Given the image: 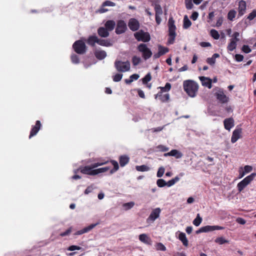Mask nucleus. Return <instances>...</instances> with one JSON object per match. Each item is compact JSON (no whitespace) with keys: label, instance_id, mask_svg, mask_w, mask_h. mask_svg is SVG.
Returning <instances> with one entry per match:
<instances>
[{"label":"nucleus","instance_id":"7","mask_svg":"<svg viewBox=\"0 0 256 256\" xmlns=\"http://www.w3.org/2000/svg\"><path fill=\"white\" fill-rule=\"evenodd\" d=\"M224 229V228L221 226H206L200 228L198 231H196V233L198 234L200 232H209L214 231L215 230H222Z\"/></svg>","mask_w":256,"mask_h":256},{"label":"nucleus","instance_id":"51","mask_svg":"<svg viewBox=\"0 0 256 256\" xmlns=\"http://www.w3.org/2000/svg\"><path fill=\"white\" fill-rule=\"evenodd\" d=\"M156 249L158 250L166 251V246L161 242L157 243L156 244Z\"/></svg>","mask_w":256,"mask_h":256},{"label":"nucleus","instance_id":"50","mask_svg":"<svg viewBox=\"0 0 256 256\" xmlns=\"http://www.w3.org/2000/svg\"><path fill=\"white\" fill-rule=\"evenodd\" d=\"M165 172V169L163 166L160 167L156 174V176L158 178H161L164 175Z\"/></svg>","mask_w":256,"mask_h":256},{"label":"nucleus","instance_id":"54","mask_svg":"<svg viewBox=\"0 0 256 256\" xmlns=\"http://www.w3.org/2000/svg\"><path fill=\"white\" fill-rule=\"evenodd\" d=\"M256 17V10H254L248 16V19L250 20H252Z\"/></svg>","mask_w":256,"mask_h":256},{"label":"nucleus","instance_id":"53","mask_svg":"<svg viewBox=\"0 0 256 256\" xmlns=\"http://www.w3.org/2000/svg\"><path fill=\"white\" fill-rule=\"evenodd\" d=\"M122 77V74H116V75L113 76V80L115 82H120Z\"/></svg>","mask_w":256,"mask_h":256},{"label":"nucleus","instance_id":"27","mask_svg":"<svg viewBox=\"0 0 256 256\" xmlns=\"http://www.w3.org/2000/svg\"><path fill=\"white\" fill-rule=\"evenodd\" d=\"M178 239L182 242L184 246H188V241L186 237V234L184 232H180L178 234Z\"/></svg>","mask_w":256,"mask_h":256},{"label":"nucleus","instance_id":"21","mask_svg":"<svg viewBox=\"0 0 256 256\" xmlns=\"http://www.w3.org/2000/svg\"><path fill=\"white\" fill-rule=\"evenodd\" d=\"M98 34L102 38H107L109 36V31L105 27H100L98 29Z\"/></svg>","mask_w":256,"mask_h":256},{"label":"nucleus","instance_id":"37","mask_svg":"<svg viewBox=\"0 0 256 256\" xmlns=\"http://www.w3.org/2000/svg\"><path fill=\"white\" fill-rule=\"evenodd\" d=\"M136 169L138 172H146L150 170V168L146 165L137 166Z\"/></svg>","mask_w":256,"mask_h":256},{"label":"nucleus","instance_id":"36","mask_svg":"<svg viewBox=\"0 0 256 256\" xmlns=\"http://www.w3.org/2000/svg\"><path fill=\"white\" fill-rule=\"evenodd\" d=\"M236 12L234 10H230L228 14V19L232 21L235 18Z\"/></svg>","mask_w":256,"mask_h":256},{"label":"nucleus","instance_id":"58","mask_svg":"<svg viewBox=\"0 0 256 256\" xmlns=\"http://www.w3.org/2000/svg\"><path fill=\"white\" fill-rule=\"evenodd\" d=\"M81 248H82L79 246L72 245L68 248V250L70 251H74V250H80Z\"/></svg>","mask_w":256,"mask_h":256},{"label":"nucleus","instance_id":"15","mask_svg":"<svg viewBox=\"0 0 256 256\" xmlns=\"http://www.w3.org/2000/svg\"><path fill=\"white\" fill-rule=\"evenodd\" d=\"M246 2L244 0H241L238 2V16H243L246 11Z\"/></svg>","mask_w":256,"mask_h":256},{"label":"nucleus","instance_id":"42","mask_svg":"<svg viewBox=\"0 0 256 256\" xmlns=\"http://www.w3.org/2000/svg\"><path fill=\"white\" fill-rule=\"evenodd\" d=\"M210 34L215 40H218L220 38V34L216 30L212 29L210 32Z\"/></svg>","mask_w":256,"mask_h":256},{"label":"nucleus","instance_id":"56","mask_svg":"<svg viewBox=\"0 0 256 256\" xmlns=\"http://www.w3.org/2000/svg\"><path fill=\"white\" fill-rule=\"evenodd\" d=\"M72 228L71 227L68 228L65 232H61L60 234V236L63 237V236H65L69 235L70 234V232H72Z\"/></svg>","mask_w":256,"mask_h":256},{"label":"nucleus","instance_id":"48","mask_svg":"<svg viewBox=\"0 0 256 256\" xmlns=\"http://www.w3.org/2000/svg\"><path fill=\"white\" fill-rule=\"evenodd\" d=\"M156 184L160 188L166 186V182L163 179H158L156 181Z\"/></svg>","mask_w":256,"mask_h":256},{"label":"nucleus","instance_id":"46","mask_svg":"<svg viewBox=\"0 0 256 256\" xmlns=\"http://www.w3.org/2000/svg\"><path fill=\"white\" fill-rule=\"evenodd\" d=\"M156 15L160 16L162 14V8L160 4H156L154 7Z\"/></svg>","mask_w":256,"mask_h":256},{"label":"nucleus","instance_id":"1","mask_svg":"<svg viewBox=\"0 0 256 256\" xmlns=\"http://www.w3.org/2000/svg\"><path fill=\"white\" fill-rule=\"evenodd\" d=\"M184 90L190 97L194 98L196 96L198 90V84L192 80H186L183 82Z\"/></svg>","mask_w":256,"mask_h":256},{"label":"nucleus","instance_id":"63","mask_svg":"<svg viewBox=\"0 0 256 256\" xmlns=\"http://www.w3.org/2000/svg\"><path fill=\"white\" fill-rule=\"evenodd\" d=\"M235 59L237 62H240L243 60L244 56L242 54H236L235 56Z\"/></svg>","mask_w":256,"mask_h":256},{"label":"nucleus","instance_id":"2","mask_svg":"<svg viewBox=\"0 0 256 256\" xmlns=\"http://www.w3.org/2000/svg\"><path fill=\"white\" fill-rule=\"evenodd\" d=\"M256 176V173L254 172L246 177L237 185L238 190L239 192H242Z\"/></svg>","mask_w":256,"mask_h":256},{"label":"nucleus","instance_id":"40","mask_svg":"<svg viewBox=\"0 0 256 256\" xmlns=\"http://www.w3.org/2000/svg\"><path fill=\"white\" fill-rule=\"evenodd\" d=\"M180 180V178L178 176H176L174 178L168 180L166 182V186L170 187L174 185L177 182Z\"/></svg>","mask_w":256,"mask_h":256},{"label":"nucleus","instance_id":"64","mask_svg":"<svg viewBox=\"0 0 256 256\" xmlns=\"http://www.w3.org/2000/svg\"><path fill=\"white\" fill-rule=\"evenodd\" d=\"M239 36H240L239 32H234L232 36V38L231 40H235L236 41L238 42L240 40V39L238 38Z\"/></svg>","mask_w":256,"mask_h":256},{"label":"nucleus","instance_id":"14","mask_svg":"<svg viewBox=\"0 0 256 256\" xmlns=\"http://www.w3.org/2000/svg\"><path fill=\"white\" fill-rule=\"evenodd\" d=\"M242 129L241 128H236L232 132L231 138V142L235 143L239 138L242 137Z\"/></svg>","mask_w":256,"mask_h":256},{"label":"nucleus","instance_id":"23","mask_svg":"<svg viewBox=\"0 0 256 256\" xmlns=\"http://www.w3.org/2000/svg\"><path fill=\"white\" fill-rule=\"evenodd\" d=\"M130 161V158L126 155H122L119 157V162L120 166H125Z\"/></svg>","mask_w":256,"mask_h":256},{"label":"nucleus","instance_id":"49","mask_svg":"<svg viewBox=\"0 0 256 256\" xmlns=\"http://www.w3.org/2000/svg\"><path fill=\"white\" fill-rule=\"evenodd\" d=\"M70 58H71V60L72 63L75 64H77L79 63V62H80L79 58L77 55H76L75 54H73L71 56Z\"/></svg>","mask_w":256,"mask_h":256},{"label":"nucleus","instance_id":"60","mask_svg":"<svg viewBox=\"0 0 256 256\" xmlns=\"http://www.w3.org/2000/svg\"><path fill=\"white\" fill-rule=\"evenodd\" d=\"M193 6H194V5H193L191 0H190L188 2L186 0V6L187 9L190 10L193 8Z\"/></svg>","mask_w":256,"mask_h":256},{"label":"nucleus","instance_id":"38","mask_svg":"<svg viewBox=\"0 0 256 256\" xmlns=\"http://www.w3.org/2000/svg\"><path fill=\"white\" fill-rule=\"evenodd\" d=\"M168 44H172L174 42L175 38L176 36V32H168Z\"/></svg>","mask_w":256,"mask_h":256},{"label":"nucleus","instance_id":"59","mask_svg":"<svg viewBox=\"0 0 256 256\" xmlns=\"http://www.w3.org/2000/svg\"><path fill=\"white\" fill-rule=\"evenodd\" d=\"M252 170V167L250 166H245L243 170L246 174L250 172Z\"/></svg>","mask_w":256,"mask_h":256},{"label":"nucleus","instance_id":"57","mask_svg":"<svg viewBox=\"0 0 256 256\" xmlns=\"http://www.w3.org/2000/svg\"><path fill=\"white\" fill-rule=\"evenodd\" d=\"M242 50L243 52L246 54L250 53L252 51L251 49L248 45H244Z\"/></svg>","mask_w":256,"mask_h":256},{"label":"nucleus","instance_id":"25","mask_svg":"<svg viewBox=\"0 0 256 256\" xmlns=\"http://www.w3.org/2000/svg\"><path fill=\"white\" fill-rule=\"evenodd\" d=\"M168 32H176V27L174 24V20L172 18H170L168 21Z\"/></svg>","mask_w":256,"mask_h":256},{"label":"nucleus","instance_id":"19","mask_svg":"<svg viewBox=\"0 0 256 256\" xmlns=\"http://www.w3.org/2000/svg\"><path fill=\"white\" fill-rule=\"evenodd\" d=\"M139 240L141 242H142L146 244H148V245L152 244V240H151L150 238L146 234H140L139 236Z\"/></svg>","mask_w":256,"mask_h":256},{"label":"nucleus","instance_id":"45","mask_svg":"<svg viewBox=\"0 0 256 256\" xmlns=\"http://www.w3.org/2000/svg\"><path fill=\"white\" fill-rule=\"evenodd\" d=\"M110 170V167L106 166L104 168H99L98 169H95V171L96 172L95 174L96 175L98 174L106 172Z\"/></svg>","mask_w":256,"mask_h":256},{"label":"nucleus","instance_id":"26","mask_svg":"<svg viewBox=\"0 0 256 256\" xmlns=\"http://www.w3.org/2000/svg\"><path fill=\"white\" fill-rule=\"evenodd\" d=\"M116 26V22L113 20H108L104 24V27L109 31H112Z\"/></svg>","mask_w":256,"mask_h":256},{"label":"nucleus","instance_id":"34","mask_svg":"<svg viewBox=\"0 0 256 256\" xmlns=\"http://www.w3.org/2000/svg\"><path fill=\"white\" fill-rule=\"evenodd\" d=\"M191 24L192 22L186 16H185L184 18L183 28H188L190 27Z\"/></svg>","mask_w":256,"mask_h":256},{"label":"nucleus","instance_id":"4","mask_svg":"<svg viewBox=\"0 0 256 256\" xmlns=\"http://www.w3.org/2000/svg\"><path fill=\"white\" fill-rule=\"evenodd\" d=\"M72 48L76 52L80 54H84L86 50L85 43L82 40L76 41L72 45Z\"/></svg>","mask_w":256,"mask_h":256},{"label":"nucleus","instance_id":"39","mask_svg":"<svg viewBox=\"0 0 256 256\" xmlns=\"http://www.w3.org/2000/svg\"><path fill=\"white\" fill-rule=\"evenodd\" d=\"M202 222V218L200 216L199 214H198L196 216V217L193 221V224L196 226H198L200 225V223Z\"/></svg>","mask_w":256,"mask_h":256},{"label":"nucleus","instance_id":"18","mask_svg":"<svg viewBox=\"0 0 256 256\" xmlns=\"http://www.w3.org/2000/svg\"><path fill=\"white\" fill-rule=\"evenodd\" d=\"M164 156H173L176 158H180L182 156V154L177 150H172L170 152L165 153Z\"/></svg>","mask_w":256,"mask_h":256},{"label":"nucleus","instance_id":"31","mask_svg":"<svg viewBox=\"0 0 256 256\" xmlns=\"http://www.w3.org/2000/svg\"><path fill=\"white\" fill-rule=\"evenodd\" d=\"M236 42L235 40H230V42L228 46V50L230 51L234 50L236 47Z\"/></svg>","mask_w":256,"mask_h":256},{"label":"nucleus","instance_id":"9","mask_svg":"<svg viewBox=\"0 0 256 256\" xmlns=\"http://www.w3.org/2000/svg\"><path fill=\"white\" fill-rule=\"evenodd\" d=\"M95 168L92 167V164L90 166H81L79 168L78 170H80V172L90 176H95L96 171L95 170H93Z\"/></svg>","mask_w":256,"mask_h":256},{"label":"nucleus","instance_id":"5","mask_svg":"<svg viewBox=\"0 0 256 256\" xmlns=\"http://www.w3.org/2000/svg\"><path fill=\"white\" fill-rule=\"evenodd\" d=\"M138 50L142 52V56L145 60L150 58L152 54L150 50L144 44H140L138 46Z\"/></svg>","mask_w":256,"mask_h":256},{"label":"nucleus","instance_id":"3","mask_svg":"<svg viewBox=\"0 0 256 256\" xmlns=\"http://www.w3.org/2000/svg\"><path fill=\"white\" fill-rule=\"evenodd\" d=\"M135 38L138 42H148L150 40V36L148 32H144L140 30L134 34Z\"/></svg>","mask_w":256,"mask_h":256},{"label":"nucleus","instance_id":"32","mask_svg":"<svg viewBox=\"0 0 256 256\" xmlns=\"http://www.w3.org/2000/svg\"><path fill=\"white\" fill-rule=\"evenodd\" d=\"M172 88L171 84L169 82H166L164 86H160L158 88L160 89L162 92H169Z\"/></svg>","mask_w":256,"mask_h":256},{"label":"nucleus","instance_id":"11","mask_svg":"<svg viewBox=\"0 0 256 256\" xmlns=\"http://www.w3.org/2000/svg\"><path fill=\"white\" fill-rule=\"evenodd\" d=\"M42 127V124L40 120H36L34 126H32L31 128L29 138H31L32 137L36 136Z\"/></svg>","mask_w":256,"mask_h":256},{"label":"nucleus","instance_id":"33","mask_svg":"<svg viewBox=\"0 0 256 256\" xmlns=\"http://www.w3.org/2000/svg\"><path fill=\"white\" fill-rule=\"evenodd\" d=\"M110 162L114 166V168L110 170V173L112 174L118 170L119 166L118 162L114 160H111Z\"/></svg>","mask_w":256,"mask_h":256},{"label":"nucleus","instance_id":"17","mask_svg":"<svg viewBox=\"0 0 256 256\" xmlns=\"http://www.w3.org/2000/svg\"><path fill=\"white\" fill-rule=\"evenodd\" d=\"M199 78L202 82V84L203 86H206L208 88H212V80L210 78L202 76H200Z\"/></svg>","mask_w":256,"mask_h":256},{"label":"nucleus","instance_id":"10","mask_svg":"<svg viewBox=\"0 0 256 256\" xmlns=\"http://www.w3.org/2000/svg\"><path fill=\"white\" fill-rule=\"evenodd\" d=\"M160 212L161 210L159 208H156L155 209L153 210L149 216L146 222H154L160 216Z\"/></svg>","mask_w":256,"mask_h":256},{"label":"nucleus","instance_id":"29","mask_svg":"<svg viewBox=\"0 0 256 256\" xmlns=\"http://www.w3.org/2000/svg\"><path fill=\"white\" fill-rule=\"evenodd\" d=\"M220 54H214L212 57L211 58H208L206 59V62L210 64V65H214L216 62V58H219Z\"/></svg>","mask_w":256,"mask_h":256},{"label":"nucleus","instance_id":"52","mask_svg":"<svg viewBox=\"0 0 256 256\" xmlns=\"http://www.w3.org/2000/svg\"><path fill=\"white\" fill-rule=\"evenodd\" d=\"M134 205V203L132 202L125 203L123 204V206L126 210H129L132 208Z\"/></svg>","mask_w":256,"mask_h":256},{"label":"nucleus","instance_id":"30","mask_svg":"<svg viewBox=\"0 0 256 256\" xmlns=\"http://www.w3.org/2000/svg\"><path fill=\"white\" fill-rule=\"evenodd\" d=\"M214 242L218 244L222 245L224 244H228L229 240L225 239L222 236H220L216 238L214 240Z\"/></svg>","mask_w":256,"mask_h":256},{"label":"nucleus","instance_id":"6","mask_svg":"<svg viewBox=\"0 0 256 256\" xmlns=\"http://www.w3.org/2000/svg\"><path fill=\"white\" fill-rule=\"evenodd\" d=\"M115 67L118 72H125L130 70V62L127 60L125 62L116 61Z\"/></svg>","mask_w":256,"mask_h":256},{"label":"nucleus","instance_id":"41","mask_svg":"<svg viewBox=\"0 0 256 256\" xmlns=\"http://www.w3.org/2000/svg\"><path fill=\"white\" fill-rule=\"evenodd\" d=\"M108 162V160H99V161L97 162H94L92 164L93 168H97L99 166H101L104 164H106Z\"/></svg>","mask_w":256,"mask_h":256},{"label":"nucleus","instance_id":"47","mask_svg":"<svg viewBox=\"0 0 256 256\" xmlns=\"http://www.w3.org/2000/svg\"><path fill=\"white\" fill-rule=\"evenodd\" d=\"M141 62V58L136 56H134L132 58V63L134 66L138 65Z\"/></svg>","mask_w":256,"mask_h":256},{"label":"nucleus","instance_id":"8","mask_svg":"<svg viewBox=\"0 0 256 256\" xmlns=\"http://www.w3.org/2000/svg\"><path fill=\"white\" fill-rule=\"evenodd\" d=\"M127 30L126 24L123 20H119L117 22L115 32L117 34L124 33Z\"/></svg>","mask_w":256,"mask_h":256},{"label":"nucleus","instance_id":"43","mask_svg":"<svg viewBox=\"0 0 256 256\" xmlns=\"http://www.w3.org/2000/svg\"><path fill=\"white\" fill-rule=\"evenodd\" d=\"M152 80V76L150 72L147 74L145 76L142 78V82L143 84H147L148 82Z\"/></svg>","mask_w":256,"mask_h":256},{"label":"nucleus","instance_id":"20","mask_svg":"<svg viewBox=\"0 0 256 256\" xmlns=\"http://www.w3.org/2000/svg\"><path fill=\"white\" fill-rule=\"evenodd\" d=\"M98 224H91L90 225L88 226H86L83 229L77 231L74 234L75 235H80L86 233L90 231L91 230L94 228Z\"/></svg>","mask_w":256,"mask_h":256},{"label":"nucleus","instance_id":"55","mask_svg":"<svg viewBox=\"0 0 256 256\" xmlns=\"http://www.w3.org/2000/svg\"><path fill=\"white\" fill-rule=\"evenodd\" d=\"M102 6H116V4L112 2L110 0H106L102 4Z\"/></svg>","mask_w":256,"mask_h":256},{"label":"nucleus","instance_id":"35","mask_svg":"<svg viewBox=\"0 0 256 256\" xmlns=\"http://www.w3.org/2000/svg\"><path fill=\"white\" fill-rule=\"evenodd\" d=\"M169 51L168 48L164 47L161 45L158 46V52L162 56L167 53Z\"/></svg>","mask_w":256,"mask_h":256},{"label":"nucleus","instance_id":"22","mask_svg":"<svg viewBox=\"0 0 256 256\" xmlns=\"http://www.w3.org/2000/svg\"><path fill=\"white\" fill-rule=\"evenodd\" d=\"M98 38L96 36H90L86 40V43L91 46L94 47L95 44H98Z\"/></svg>","mask_w":256,"mask_h":256},{"label":"nucleus","instance_id":"12","mask_svg":"<svg viewBox=\"0 0 256 256\" xmlns=\"http://www.w3.org/2000/svg\"><path fill=\"white\" fill-rule=\"evenodd\" d=\"M128 26L131 30L135 32L139 29L140 23L136 19L132 18L128 21Z\"/></svg>","mask_w":256,"mask_h":256},{"label":"nucleus","instance_id":"62","mask_svg":"<svg viewBox=\"0 0 256 256\" xmlns=\"http://www.w3.org/2000/svg\"><path fill=\"white\" fill-rule=\"evenodd\" d=\"M157 148L162 152H166L169 149L168 148L163 145H159L157 146Z\"/></svg>","mask_w":256,"mask_h":256},{"label":"nucleus","instance_id":"44","mask_svg":"<svg viewBox=\"0 0 256 256\" xmlns=\"http://www.w3.org/2000/svg\"><path fill=\"white\" fill-rule=\"evenodd\" d=\"M158 99L162 102H168L170 100V94H162L161 96H160Z\"/></svg>","mask_w":256,"mask_h":256},{"label":"nucleus","instance_id":"61","mask_svg":"<svg viewBox=\"0 0 256 256\" xmlns=\"http://www.w3.org/2000/svg\"><path fill=\"white\" fill-rule=\"evenodd\" d=\"M223 22V18L221 16L219 17L218 20L216 23V26L217 27H220L222 26Z\"/></svg>","mask_w":256,"mask_h":256},{"label":"nucleus","instance_id":"28","mask_svg":"<svg viewBox=\"0 0 256 256\" xmlns=\"http://www.w3.org/2000/svg\"><path fill=\"white\" fill-rule=\"evenodd\" d=\"M98 44L104 46H112V44L108 40L100 39L98 38Z\"/></svg>","mask_w":256,"mask_h":256},{"label":"nucleus","instance_id":"13","mask_svg":"<svg viewBox=\"0 0 256 256\" xmlns=\"http://www.w3.org/2000/svg\"><path fill=\"white\" fill-rule=\"evenodd\" d=\"M216 99L222 104L226 103L228 101V98L226 96L222 90H218L214 94Z\"/></svg>","mask_w":256,"mask_h":256},{"label":"nucleus","instance_id":"16","mask_svg":"<svg viewBox=\"0 0 256 256\" xmlns=\"http://www.w3.org/2000/svg\"><path fill=\"white\" fill-rule=\"evenodd\" d=\"M234 120L232 118H226L224 121V124L225 129L230 130L234 126Z\"/></svg>","mask_w":256,"mask_h":256},{"label":"nucleus","instance_id":"24","mask_svg":"<svg viewBox=\"0 0 256 256\" xmlns=\"http://www.w3.org/2000/svg\"><path fill=\"white\" fill-rule=\"evenodd\" d=\"M95 56L99 60H102L106 56V53L104 50H96L94 52Z\"/></svg>","mask_w":256,"mask_h":256}]
</instances>
